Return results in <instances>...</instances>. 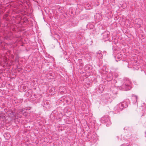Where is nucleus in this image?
I'll use <instances>...</instances> for the list:
<instances>
[{
  "label": "nucleus",
  "mask_w": 146,
  "mask_h": 146,
  "mask_svg": "<svg viewBox=\"0 0 146 146\" xmlns=\"http://www.w3.org/2000/svg\"><path fill=\"white\" fill-rule=\"evenodd\" d=\"M52 90H49V92H52Z\"/></svg>",
  "instance_id": "obj_12"
},
{
  "label": "nucleus",
  "mask_w": 146,
  "mask_h": 146,
  "mask_svg": "<svg viewBox=\"0 0 146 146\" xmlns=\"http://www.w3.org/2000/svg\"><path fill=\"white\" fill-rule=\"evenodd\" d=\"M112 80H111V81H113L114 82V81H113V80L112 79ZM113 83H114V82H113Z\"/></svg>",
  "instance_id": "obj_14"
},
{
  "label": "nucleus",
  "mask_w": 146,
  "mask_h": 146,
  "mask_svg": "<svg viewBox=\"0 0 146 146\" xmlns=\"http://www.w3.org/2000/svg\"><path fill=\"white\" fill-rule=\"evenodd\" d=\"M60 101H62V100H60Z\"/></svg>",
  "instance_id": "obj_18"
},
{
  "label": "nucleus",
  "mask_w": 146,
  "mask_h": 146,
  "mask_svg": "<svg viewBox=\"0 0 146 146\" xmlns=\"http://www.w3.org/2000/svg\"><path fill=\"white\" fill-rule=\"evenodd\" d=\"M111 76L110 77V79H111Z\"/></svg>",
  "instance_id": "obj_17"
},
{
  "label": "nucleus",
  "mask_w": 146,
  "mask_h": 146,
  "mask_svg": "<svg viewBox=\"0 0 146 146\" xmlns=\"http://www.w3.org/2000/svg\"><path fill=\"white\" fill-rule=\"evenodd\" d=\"M32 92L31 90H28L26 92L25 94L26 96L28 97L31 94Z\"/></svg>",
  "instance_id": "obj_7"
},
{
  "label": "nucleus",
  "mask_w": 146,
  "mask_h": 146,
  "mask_svg": "<svg viewBox=\"0 0 146 146\" xmlns=\"http://www.w3.org/2000/svg\"><path fill=\"white\" fill-rule=\"evenodd\" d=\"M9 116L10 117H13L15 116V113L11 111L9 114Z\"/></svg>",
  "instance_id": "obj_6"
},
{
  "label": "nucleus",
  "mask_w": 146,
  "mask_h": 146,
  "mask_svg": "<svg viewBox=\"0 0 146 146\" xmlns=\"http://www.w3.org/2000/svg\"><path fill=\"white\" fill-rule=\"evenodd\" d=\"M127 103L125 101H123L122 102L117 104L115 107V110H121L124 108L127 107Z\"/></svg>",
  "instance_id": "obj_2"
},
{
  "label": "nucleus",
  "mask_w": 146,
  "mask_h": 146,
  "mask_svg": "<svg viewBox=\"0 0 146 146\" xmlns=\"http://www.w3.org/2000/svg\"><path fill=\"white\" fill-rule=\"evenodd\" d=\"M137 98L138 97L137 96L133 95L132 96L131 100L134 104H136L137 103Z\"/></svg>",
  "instance_id": "obj_3"
},
{
  "label": "nucleus",
  "mask_w": 146,
  "mask_h": 146,
  "mask_svg": "<svg viewBox=\"0 0 146 146\" xmlns=\"http://www.w3.org/2000/svg\"><path fill=\"white\" fill-rule=\"evenodd\" d=\"M10 137V135H9L8 136V137L7 138H6L7 139H8Z\"/></svg>",
  "instance_id": "obj_10"
},
{
  "label": "nucleus",
  "mask_w": 146,
  "mask_h": 146,
  "mask_svg": "<svg viewBox=\"0 0 146 146\" xmlns=\"http://www.w3.org/2000/svg\"><path fill=\"white\" fill-rule=\"evenodd\" d=\"M52 89L54 91L55 90V89L54 88H52Z\"/></svg>",
  "instance_id": "obj_15"
},
{
  "label": "nucleus",
  "mask_w": 146,
  "mask_h": 146,
  "mask_svg": "<svg viewBox=\"0 0 146 146\" xmlns=\"http://www.w3.org/2000/svg\"><path fill=\"white\" fill-rule=\"evenodd\" d=\"M47 77L49 78V79H52L54 77L53 74L52 73H50L49 74H47Z\"/></svg>",
  "instance_id": "obj_8"
},
{
  "label": "nucleus",
  "mask_w": 146,
  "mask_h": 146,
  "mask_svg": "<svg viewBox=\"0 0 146 146\" xmlns=\"http://www.w3.org/2000/svg\"><path fill=\"white\" fill-rule=\"evenodd\" d=\"M121 88L124 90L127 91L130 90L131 88L130 81L128 80L125 81L121 86Z\"/></svg>",
  "instance_id": "obj_1"
},
{
  "label": "nucleus",
  "mask_w": 146,
  "mask_h": 146,
  "mask_svg": "<svg viewBox=\"0 0 146 146\" xmlns=\"http://www.w3.org/2000/svg\"><path fill=\"white\" fill-rule=\"evenodd\" d=\"M19 70H18V71L19 72L20 71H21L22 70V68H19Z\"/></svg>",
  "instance_id": "obj_9"
},
{
  "label": "nucleus",
  "mask_w": 146,
  "mask_h": 146,
  "mask_svg": "<svg viewBox=\"0 0 146 146\" xmlns=\"http://www.w3.org/2000/svg\"><path fill=\"white\" fill-rule=\"evenodd\" d=\"M117 42V40L116 39L115 40V43L116 44Z\"/></svg>",
  "instance_id": "obj_13"
},
{
  "label": "nucleus",
  "mask_w": 146,
  "mask_h": 146,
  "mask_svg": "<svg viewBox=\"0 0 146 146\" xmlns=\"http://www.w3.org/2000/svg\"><path fill=\"white\" fill-rule=\"evenodd\" d=\"M122 57V55L120 53H118L117 54L116 56H115V58L116 59L117 58V60H116L117 61L118 60H120L121 59Z\"/></svg>",
  "instance_id": "obj_4"
},
{
  "label": "nucleus",
  "mask_w": 146,
  "mask_h": 146,
  "mask_svg": "<svg viewBox=\"0 0 146 146\" xmlns=\"http://www.w3.org/2000/svg\"><path fill=\"white\" fill-rule=\"evenodd\" d=\"M68 101V100H66V102H67Z\"/></svg>",
  "instance_id": "obj_16"
},
{
  "label": "nucleus",
  "mask_w": 146,
  "mask_h": 146,
  "mask_svg": "<svg viewBox=\"0 0 146 146\" xmlns=\"http://www.w3.org/2000/svg\"><path fill=\"white\" fill-rule=\"evenodd\" d=\"M111 75L112 76V79H113V81H114V83H116V81L115 80V78L116 77H117V74L116 73H112Z\"/></svg>",
  "instance_id": "obj_5"
},
{
  "label": "nucleus",
  "mask_w": 146,
  "mask_h": 146,
  "mask_svg": "<svg viewBox=\"0 0 146 146\" xmlns=\"http://www.w3.org/2000/svg\"><path fill=\"white\" fill-rule=\"evenodd\" d=\"M7 134H5V135H4V137H5L6 138L5 135H7Z\"/></svg>",
  "instance_id": "obj_11"
}]
</instances>
